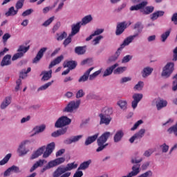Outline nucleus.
Returning a JSON list of instances; mask_svg holds the SVG:
<instances>
[{"label":"nucleus","instance_id":"obj_1","mask_svg":"<svg viewBox=\"0 0 177 177\" xmlns=\"http://www.w3.org/2000/svg\"><path fill=\"white\" fill-rule=\"evenodd\" d=\"M110 136H111V133L110 131H106L97 139L98 146V148L96 149L97 153L103 151V150L109 146V144L106 143V142L109 140V138H110Z\"/></svg>","mask_w":177,"mask_h":177},{"label":"nucleus","instance_id":"obj_2","mask_svg":"<svg viewBox=\"0 0 177 177\" xmlns=\"http://www.w3.org/2000/svg\"><path fill=\"white\" fill-rule=\"evenodd\" d=\"M174 70H175V64L174 62H167L162 68L161 75L164 77V78H169L171 74L174 73Z\"/></svg>","mask_w":177,"mask_h":177},{"label":"nucleus","instance_id":"obj_3","mask_svg":"<svg viewBox=\"0 0 177 177\" xmlns=\"http://www.w3.org/2000/svg\"><path fill=\"white\" fill-rule=\"evenodd\" d=\"M30 50V46H26L24 45H21L19 46L17 53H15L12 58V60L15 62V60H17V59H20L24 56L25 53H27Z\"/></svg>","mask_w":177,"mask_h":177},{"label":"nucleus","instance_id":"obj_4","mask_svg":"<svg viewBox=\"0 0 177 177\" xmlns=\"http://www.w3.org/2000/svg\"><path fill=\"white\" fill-rule=\"evenodd\" d=\"M80 104H81L80 100L71 101L63 109V111L64 113H73L80 107Z\"/></svg>","mask_w":177,"mask_h":177},{"label":"nucleus","instance_id":"obj_5","mask_svg":"<svg viewBox=\"0 0 177 177\" xmlns=\"http://www.w3.org/2000/svg\"><path fill=\"white\" fill-rule=\"evenodd\" d=\"M70 124H71V119L67 116H62L56 121L55 127V128H63V127H66V125H70Z\"/></svg>","mask_w":177,"mask_h":177},{"label":"nucleus","instance_id":"obj_6","mask_svg":"<svg viewBox=\"0 0 177 177\" xmlns=\"http://www.w3.org/2000/svg\"><path fill=\"white\" fill-rule=\"evenodd\" d=\"M28 143V140L22 141L17 150L19 157H23V156H26L29 151L30 149L26 148V145Z\"/></svg>","mask_w":177,"mask_h":177},{"label":"nucleus","instance_id":"obj_7","mask_svg":"<svg viewBox=\"0 0 177 177\" xmlns=\"http://www.w3.org/2000/svg\"><path fill=\"white\" fill-rule=\"evenodd\" d=\"M62 175V176H61ZM71 172L66 173V169L64 167H59L54 172L53 177H70Z\"/></svg>","mask_w":177,"mask_h":177},{"label":"nucleus","instance_id":"obj_8","mask_svg":"<svg viewBox=\"0 0 177 177\" xmlns=\"http://www.w3.org/2000/svg\"><path fill=\"white\" fill-rule=\"evenodd\" d=\"M133 101L131 102V107L135 110L136 107H138V104H139V102L143 99V94L142 93H134L132 96Z\"/></svg>","mask_w":177,"mask_h":177},{"label":"nucleus","instance_id":"obj_9","mask_svg":"<svg viewBox=\"0 0 177 177\" xmlns=\"http://www.w3.org/2000/svg\"><path fill=\"white\" fill-rule=\"evenodd\" d=\"M122 49L124 48L120 46V48H118L115 54L107 59V64H110V63H113V62L117 61L118 59V57H120L121 53L122 52Z\"/></svg>","mask_w":177,"mask_h":177},{"label":"nucleus","instance_id":"obj_10","mask_svg":"<svg viewBox=\"0 0 177 177\" xmlns=\"http://www.w3.org/2000/svg\"><path fill=\"white\" fill-rule=\"evenodd\" d=\"M64 161H66V158L62 157L48 162L46 165L48 169H50V168H53L54 167H57V165H60V164H63Z\"/></svg>","mask_w":177,"mask_h":177},{"label":"nucleus","instance_id":"obj_11","mask_svg":"<svg viewBox=\"0 0 177 177\" xmlns=\"http://www.w3.org/2000/svg\"><path fill=\"white\" fill-rule=\"evenodd\" d=\"M99 117L100 118V125H110V122H111V120H113L111 116H104L103 114H99Z\"/></svg>","mask_w":177,"mask_h":177},{"label":"nucleus","instance_id":"obj_12","mask_svg":"<svg viewBox=\"0 0 177 177\" xmlns=\"http://www.w3.org/2000/svg\"><path fill=\"white\" fill-rule=\"evenodd\" d=\"M138 37H139V33H136L133 35L129 36L124 40L123 43L120 45V46L124 48L125 46H128V45H129V44H131L133 39H135V38Z\"/></svg>","mask_w":177,"mask_h":177},{"label":"nucleus","instance_id":"obj_13","mask_svg":"<svg viewBox=\"0 0 177 177\" xmlns=\"http://www.w3.org/2000/svg\"><path fill=\"white\" fill-rule=\"evenodd\" d=\"M48 50V48L43 47L37 53L36 57L33 59L32 63H38L41 60V57H44V53Z\"/></svg>","mask_w":177,"mask_h":177},{"label":"nucleus","instance_id":"obj_14","mask_svg":"<svg viewBox=\"0 0 177 177\" xmlns=\"http://www.w3.org/2000/svg\"><path fill=\"white\" fill-rule=\"evenodd\" d=\"M81 27H82V25L80 21L76 24H73L71 26V35H72L73 37H74V35H77V34L80 32V30H81Z\"/></svg>","mask_w":177,"mask_h":177},{"label":"nucleus","instance_id":"obj_15","mask_svg":"<svg viewBox=\"0 0 177 177\" xmlns=\"http://www.w3.org/2000/svg\"><path fill=\"white\" fill-rule=\"evenodd\" d=\"M46 149V147L43 146L39 148L37 151H34L30 156V160H35V158H38L39 156H42Z\"/></svg>","mask_w":177,"mask_h":177},{"label":"nucleus","instance_id":"obj_16","mask_svg":"<svg viewBox=\"0 0 177 177\" xmlns=\"http://www.w3.org/2000/svg\"><path fill=\"white\" fill-rule=\"evenodd\" d=\"M83 137L84 136L82 135L74 136L65 140L64 143L65 145H71L72 143H76V142H79L80 139H82Z\"/></svg>","mask_w":177,"mask_h":177},{"label":"nucleus","instance_id":"obj_17","mask_svg":"<svg viewBox=\"0 0 177 177\" xmlns=\"http://www.w3.org/2000/svg\"><path fill=\"white\" fill-rule=\"evenodd\" d=\"M127 26H128V24H127V22L125 21L118 24L116 28V35H121V34H122L124 31H125Z\"/></svg>","mask_w":177,"mask_h":177},{"label":"nucleus","instance_id":"obj_18","mask_svg":"<svg viewBox=\"0 0 177 177\" xmlns=\"http://www.w3.org/2000/svg\"><path fill=\"white\" fill-rule=\"evenodd\" d=\"M122 138H124V131L122 130L117 131L113 136L114 143H120V142L122 140Z\"/></svg>","mask_w":177,"mask_h":177},{"label":"nucleus","instance_id":"obj_19","mask_svg":"<svg viewBox=\"0 0 177 177\" xmlns=\"http://www.w3.org/2000/svg\"><path fill=\"white\" fill-rule=\"evenodd\" d=\"M114 110L111 106H105L102 109V113L100 114H103L106 117H111Z\"/></svg>","mask_w":177,"mask_h":177},{"label":"nucleus","instance_id":"obj_20","mask_svg":"<svg viewBox=\"0 0 177 177\" xmlns=\"http://www.w3.org/2000/svg\"><path fill=\"white\" fill-rule=\"evenodd\" d=\"M93 67H91L88 68L82 76L80 77L78 80V82H86V81H88V78H89V75L91 74V72L93 70Z\"/></svg>","mask_w":177,"mask_h":177},{"label":"nucleus","instance_id":"obj_21","mask_svg":"<svg viewBox=\"0 0 177 177\" xmlns=\"http://www.w3.org/2000/svg\"><path fill=\"white\" fill-rule=\"evenodd\" d=\"M153 71L154 69L150 66L144 68L141 73L142 78H147V77L151 75V73H153Z\"/></svg>","mask_w":177,"mask_h":177},{"label":"nucleus","instance_id":"obj_22","mask_svg":"<svg viewBox=\"0 0 177 177\" xmlns=\"http://www.w3.org/2000/svg\"><path fill=\"white\" fill-rule=\"evenodd\" d=\"M118 67V64H115L111 66L108 67L104 72L103 77H109V75H111L113 74V71L115 70Z\"/></svg>","mask_w":177,"mask_h":177},{"label":"nucleus","instance_id":"obj_23","mask_svg":"<svg viewBox=\"0 0 177 177\" xmlns=\"http://www.w3.org/2000/svg\"><path fill=\"white\" fill-rule=\"evenodd\" d=\"M47 161L44 159H40L38 161H37L32 167L30 169V172H34L37 169V168H39V167H42L44 164H46Z\"/></svg>","mask_w":177,"mask_h":177},{"label":"nucleus","instance_id":"obj_24","mask_svg":"<svg viewBox=\"0 0 177 177\" xmlns=\"http://www.w3.org/2000/svg\"><path fill=\"white\" fill-rule=\"evenodd\" d=\"M11 59L12 56L10 55H5L1 62V67H5V66H10V64H12Z\"/></svg>","mask_w":177,"mask_h":177},{"label":"nucleus","instance_id":"obj_25","mask_svg":"<svg viewBox=\"0 0 177 177\" xmlns=\"http://www.w3.org/2000/svg\"><path fill=\"white\" fill-rule=\"evenodd\" d=\"M45 129H46V126L45 124L35 127L33 128L34 133L32 135V136H34L35 135H38V133L44 132Z\"/></svg>","mask_w":177,"mask_h":177},{"label":"nucleus","instance_id":"obj_26","mask_svg":"<svg viewBox=\"0 0 177 177\" xmlns=\"http://www.w3.org/2000/svg\"><path fill=\"white\" fill-rule=\"evenodd\" d=\"M132 171L129 173L131 177L136 176L140 174V165H134L132 168Z\"/></svg>","mask_w":177,"mask_h":177},{"label":"nucleus","instance_id":"obj_27","mask_svg":"<svg viewBox=\"0 0 177 177\" xmlns=\"http://www.w3.org/2000/svg\"><path fill=\"white\" fill-rule=\"evenodd\" d=\"M10 103H12V97L10 96L6 97L3 101L1 102V104L0 106L1 110H5V109H6V107H8L9 104H10Z\"/></svg>","mask_w":177,"mask_h":177},{"label":"nucleus","instance_id":"obj_28","mask_svg":"<svg viewBox=\"0 0 177 177\" xmlns=\"http://www.w3.org/2000/svg\"><path fill=\"white\" fill-rule=\"evenodd\" d=\"M99 136V133H96L94 136L88 137L84 142L85 146H89V145H92L93 142H95Z\"/></svg>","mask_w":177,"mask_h":177},{"label":"nucleus","instance_id":"obj_29","mask_svg":"<svg viewBox=\"0 0 177 177\" xmlns=\"http://www.w3.org/2000/svg\"><path fill=\"white\" fill-rule=\"evenodd\" d=\"M147 1H142L137 5L132 6L130 8V10L133 11V10H140V9H143L145 6H147Z\"/></svg>","mask_w":177,"mask_h":177},{"label":"nucleus","instance_id":"obj_30","mask_svg":"<svg viewBox=\"0 0 177 177\" xmlns=\"http://www.w3.org/2000/svg\"><path fill=\"white\" fill-rule=\"evenodd\" d=\"M64 68L68 67L69 70H74V68L77 67V62H75V61L65 62L64 63Z\"/></svg>","mask_w":177,"mask_h":177},{"label":"nucleus","instance_id":"obj_31","mask_svg":"<svg viewBox=\"0 0 177 177\" xmlns=\"http://www.w3.org/2000/svg\"><path fill=\"white\" fill-rule=\"evenodd\" d=\"M66 132H67V128L61 129L53 132L51 136L53 138H58V136H62V135H64Z\"/></svg>","mask_w":177,"mask_h":177},{"label":"nucleus","instance_id":"obj_32","mask_svg":"<svg viewBox=\"0 0 177 177\" xmlns=\"http://www.w3.org/2000/svg\"><path fill=\"white\" fill-rule=\"evenodd\" d=\"M167 104H168V102L164 100H159L156 102L157 110H161V109H164V107H167Z\"/></svg>","mask_w":177,"mask_h":177},{"label":"nucleus","instance_id":"obj_33","mask_svg":"<svg viewBox=\"0 0 177 177\" xmlns=\"http://www.w3.org/2000/svg\"><path fill=\"white\" fill-rule=\"evenodd\" d=\"M64 59V57L63 55L57 57L56 59L51 62V63L49 65V68H52V67H54V66H56V64H59Z\"/></svg>","mask_w":177,"mask_h":177},{"label":"nucleus","instance_id":"obj_34","mask_svg":"<svg viewBox=\"0 0 177 177\" xmlns=\"http://www.w3.org/2000/svg\"><path fill=\"white\" fill-rule=\"evenodd\" d=\"M19 10H15V7L12 6L10 8H8V12L5 13V16H6V17H9L10 16H16Z\"/></svg>","mask_w":177,"mask_h":177},{"label":"nucleus","instance_id":"obj_35","mask_svg":"<svg viewBox=\"0 0 177 177\" xmlns=\"http://www.w3.org/2000/svg\"><path fill=\"white\" fill-rule=\"evenodd\" d=\"M41 74L43 75V77L41 78L42 81H48V80H50V78H52V70H50L48 71H43Z\"/></svg>","mask_w":177,"mask_h":177},{"label":"nucleus","instance_id":"obj_36","mask_svg":"<svg viewBox=\"0 0 177 177\" xmlns=\"http://www.w3.org/2000/svg\"><path fill=\"white\" fill-rule=\"evenodd\" d=\"M77 167L78 164H77L75 162H73L67 164L66 166L64 168L65 169L66 172H68V171H73V169H77Z\"/></svg>","mask_w":177,"mask_h":177},{"label":"nucleus","instance_id":"obj_37","mask_svg":"<svg viewBox=\"0 0 177 177\" xmlns=\"http://www.w3.org/2000/svg\"><path fill=\"white\" fill-rule=\"evenodd\" d=\"M91 164H92V160L91 159L88 160L87 161L83 162L78 167V171H80V169L84 171L87 168H89V165H91Z\"/></svg>","mask_w":177,"mask_h":177},{"label":"nucleus","instance_id":"obj_38","mask_svg":"<svg viewBox=\"0 0 177 177\" xmlns=\"http://www.w3.org/2000/svg\"><path fill=\"white\" fill-rule=\"evenodd\" d=\"M165 12L164 11H156L155 12H153L152 15H151V19L154 21V20H157L158 19V17H161L162 16H164V14Z\"/></svg>","mask_w":177,"mask_h":177},{"label":"nucleus","instance_id":"obj_39","mask_svg":"<svg viewBox=\"0 0 177 177\" xmlns=\"http://www.w3.org/2000/svg\"><path fill=\"white\" fill-rule=\"evenodd\" d=\"M93 19L92 15H86V17H83L82 21H79V23H81L82 26H86V24L88 23H91Z\"/></svg>","mask_w":177,"mask_h":177},{"label":"nucleus","instance_id":"obj_40","mask_svg":"<svg viewBox=\"0 0 177 177\" xmlns=\"http://www.w3.org/2000/svg\"><path fill=\"white\" fill-rule=\"evenodd\" d=\"M117 104L120 107L122 110H127L128 107V102L127 100H120L118 101Z\"/></svg>","mask_w":177,"mask_h":177},{"label":"nucleus","instance_id":"obj_41","mask_svg":"<svg viewBox=\"0 0 177 177\" xmlns=\"http://www.w3.org/2000/svg\"><path fill=\"white\" fill-rule=\"evenodd\" d=\"M133 29L137 30L136 34L139 35L143 31V24H142V22H137L134 24Z\"/></svg>","mask_w":177,"mask_h":177},{"label":"nucleus","instance_id":"obj_42","mask_svg":"<svg viewBox=\"0 0 177 177\" xmlns=\"http://www.w3.org/2000/svg\"><path fill=\"white\" fill-rule=\"evenodd\" d=\"M31 71V68L29 67L26 70L25 68L22 69L19 73V78L24 80L27 78V74Z\"/></svg>","mask_w":177,"mask_h":177},{"label":"nucleus","instance_id":"obj_43","mask_svg":"<svg viewBox=\"0 0 177 177\" xmlns=\"http://www.w3.org/2000/svg\"><path fill=\"white\" fill-rule=\"evenodd\" d=\"M171 31H172V29L170 28L167 30H166L164 33H162L160 36L162 42H165L167 39H168V37H169L171 34Z\"/></svg>","mask_w":177,"mask_h":177},{"label":"nucleus","instance_id":"obj_44","mask_svg":"<svg viewBox=\"0 0 177 177\" xmlns=\"http://www.w3.org/2000/svg\"><path fill=\"white\" fill-rule=\"evenodd\" d=\"M53 82L54 81L52 80L51 82L46 83L45 84L37 88V92H41V91H46V89H48V88H49V86H50L52 84H53Z\"/></svg>","mask_w":177,"mask_h":177},{"label":"nucleus","instance_id":"obj_45","mask_svg":"<svg viewBox=\"0 0 177 177\" xmlns=\"http://www.w3.org/2000/svg\"><path fill=\"white\" fill-rule=\"evenodd\" d=\"M102 68H100V70L94 72L93 74L88 75L89 80L93 81V80H95L97 75H100L102 73Z\"/></svg>","mask_w":177,"mask_h":177},{"label":"nucleus","instance_id":"obj_46","mask_svg":"<svg viewBox=\"0 0 177 177\" xmlns=\"http://www.w3.org/2000/svg\"><path fill=\"white\" fill-rule=\"evenodd\" d=\"M145 86V82L139 81L133 87L134 91H142Z\"/></svg>","mask_w":177,"mask_h":177},{"label":"nucleus","instance_id":"obj_47","mask_svg":"<svg viewBox=\"0 0 177 177\" xmlns=\"http://www.w3.org/2000/svg\"><path fill=\"white\" fill-rule=\"evenodd\" d=\"M154 11V7L153 6H147L145 8L143 9V10H141L144 13V15H150V13H153Z\"/></svg>","mask_w":177,"mask_h":177},{"label":"nucleus","instance_id":"obj_48","mask_svg":"<svg viewBox=\"0 0 177 177\" xmlns=\"http://www.w3.org/2000/svg\"><path fill=\"white\" fill-rule=\"evenodd\" d=\"M85 52H86V50L82 46H77L75 48V53L77 55H84Z\"/></svg>","mask_w":177,"mask_h":177},{"label":"nucleus","instance_id":"obj_49","mask_svg":"<svg viewBox=\"0 0 177 177\" xmlns=\"http://www.w3.org/2000/svg\"><path fill=\"white\" fill-rule=\"evenodd\" d=\"M127 71V66H120L113 71L114 74H122Z\"/></svg>","mask_w":177,"mask_h":177},{"label":"nucleus","instance_id":"obj_50","mask_svg":"<svg viewBox=\"0 0 177 177\" xmlns=\"http://www.w3.org/2000/svg\"><path fill=\"white\" fill-rule=\"evenodd\" d=\"M10 157H12V153H8L1 161L0 165H5L7 164L8 161L10 160Z\"/></svg>","mask_w":177,"mask_h":177},{"label":"nucleus","instance_id":"obj_51","mask_svg":"<svg viewBox=\"0 0 177 177\" xmlns=\"http://www.w3.org/2000/svg\"><path fill=\"white\" fill-rule=\"evenodd\" d=\"M143 161V158L139 156L133 157L131 160V164H139Z\"/></svg>","mask_w":177,"mask_h":177},{"label":"nucleus","instance_id":"obj_52","mask_svg":"<svg viewBox=\"0 0 177 177\" xmlns=\"http://www.w3.org/2000/svg\"><path fill=\"white\" fill-rule=\"evenodd\" d=\"M160 149L162 150V153H168V150H169V145H167V143H163L160 145Z\"/></svg>","mask_w":177,"mask_h":177},{"label":"nucleus","instance_id":"obj_53","mask_svg":"<svg viewBox=\"0 0 177 177\" xmlns=\"http://www.w3.org/2000/svg\"><path fill=\"white\" fill-rule=\"evenodd\" d=\"M56 5H57V1L54 3L53 6H47V7L43 8V13L46 14L50 10H52V9H55V8H56Z\"/></svg>","mask_w":177,"mask_h":177},{"label":"nucleus","instance_id":"obj_54","mask_svg":"<svg viewBox=\"0 0 177 177\" xmlns=\"http://www.w3.org/2000/svg\"><path fill=\"white\" fill-rule=\"evenodd\" d=\"M55 142H51L47 145L45 150H46L47 151H49L50 153H53V150H55Z\"/></svg>","mask_w":177,"mask_h":177},{"label":"nucleus","instance_id":"obj_55","mask_svg":"<svg viewBox=\"0 0 177 177\" xmlns=\"http://www.w3.org/2000/svg\"><path fill=\"white\" fill-rule=\"evenodd\" d=\"M145 132L146 130H145V129H141L138 133H135L136 136L137 137V139H142V138L145 136Z\"/></svg>","mask_w":177,"mask_h":177},{"label":"nucleus","instance_id":"obj_56","mask_svg":"<svg viewBox=\"0 0 177 177\" xmlns=\"http://www.w3.org/2000/svg\"><path fill=\"white\" fill-rule=\"evenodd\" d=\"M23 5H24V0H18L15 4L17 10L21 9V8H23Z\"/></svg>","mask_w":177,"mask_h":177},{"label":"nucleus","instance_id":"obj_57","mask_svg":"<svg viewBox=\"0 0 177 177\" xmlns=\"http://www.w3.org/2000/svg\"><path fill=\"white\" fill-rule=\"evenodd\" d=\"M142 124H143V120H140L138 121H137L134 125L133 126V127H131V131H136V129H138V127L140 125H142Z\"/></svg>","mask_w":177,"mask_h":177},{"label":"nucleus","instance_id":"obj_58","mask_svg":"<svg viewBox=\"0 0 177 177\" xmlns=\"http://www.w3.org/2000/svg\"><path fill=\"white\" fill-rule=\"evenodd\" d=\"M57 41H63V39H64V38H66L67 37V33L66 32H63L61 34H57Z\"/></svg>","mask_w":177,"mask_h":177},{"label":"nucleus","instance_id":"obj_59","mask_svg":"<svg viewBox=\"0 0 177 177\" xmlns=\"http://www.w3.org/2000/svg\"><path fill=\"white\" fill-rule=\"evenodd\" d=\"M153 176V171H147L140 175H139L137 177H152Z\"/></svg>","mask_w":177,"mask_h":177},{"label":"nucleus","instance_id":"obj_60","mask_svg":"<svg viewBox=\"0 0 177 177\" xmlns=\"http://www.w3.org/2000/svg\"><path fill=\"white\" fill-rule=\"evenodd\" d=\"M55 20V17H51L48 19H47L43 24L42 26L44 27H48L53 21Z\"/></svg>","mask_w":177,"mask_h":177},{"label":"nucleus","instance_id":"obj_61","mask_svg":"<svg viewBox=\"0 0 177 177\" xmlns=\"http://www.w3.org/2000/svg\"><path fill=\"white\" fill-rule=\"evenodd\" d=\"M85 96V92H84V90L80 89L77 93H76V99H80L81 97H84Z\"/></svg>","mask_w":177,"mask_h":177},{"label":"nucleus","instance_id":"obj_62","mask_svg":"<svg viewBox=\"0 0 177 177\" xmlns=\"http://www.w3.org/2000/svg\"><path fill=\"white\" fill-rule=\"evenodd\" d=\"M129 81H132V77H123L121 78L120 83V84H125L127 82H129Z\"/></svg>","mask_w":177,"mask_h":177},{"label":"nucleus","instance_id":"obj_63","mask_svg":"<svg viewBox=\"0 0 177 177\" xmlns=\"http://www.w3.org/2000/svg\"><path fill=\"white\" fill-rule=\"evenodd\" d=\"M33 12H34V10H32V8L28 9L22 13L21 16H23V17H26V16H30V15H31V13H32Z\"/></svg>","mask_w":177,"mask_h":177},{"label":"nucleus","instance_id":"obj_64","mask_svg":"<svg viewBox=\"0 0 177 177\" xmlns=\"http://www.w3.org/2000/svg\"><path fill=\"white\" fill-rule=\"evenodd\" d=\"M131 60H132V55H126L122 59V63H128Z\"/></svg>","mask_w":177,"mask_h":177}]
</instances>
